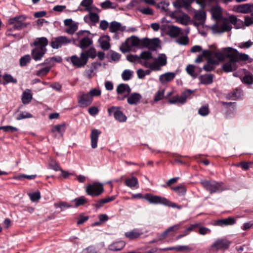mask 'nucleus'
Returning a JSON list of instances; mask_svg holds the SVG:
<instances>
[{
	"label": "nucleus",
	"instance_id": "1",
	"mask_svg": "<svg viewBox=\"0 0 253 253\" xmlns=\"http://www.w3.org/2000/svg\"><path fill=\"white\" fill-rule=\"evenodd\" d=\"M126 59L130 62L139 63L145 68L155 71H160L167 64V57L165 54H159L157 57L153 58L149 51H143L139 56L129 54Z\"/></svg>",
	"mask_w": 253,
	"mask_h": 253
},
{
	"label": "nucleus",
	"instance_id": "2",
	"mask_svg": "<svg viewBox=\"0 0 253 253\" xmlns=\"http://www.w3.org/2000/svg\"><path fill=\"white\" fill-rule=\"evenodd\" d=\"M212 17L216 21V23L211 27L212 33L221 34L229 31L232 28L227 18H223L222 9L219 5L212 6L211 9Z\"/></svg>",
	"mask_w": 253,
	"mask_h": 253
},
{
	"label": "nucleus",
	"instance_id": "3",
	"mask_svg": "<svg viewBox=\"0 0 253 253\" xmlns=\"http://www.w3.org/2000/svg\"><path fill=\"white\" fill-rule=\"evenodd\" d=\"M220 52H222L226 57L230 58V60L222 65V69L224 72H230L237 69L236 62L238 59V51L237 50L231 47H226L222 49Z\"/></svg>",
	"mask_w": 253,
	"mask_h": 253
},
{
	"label": "nucleus",
	"instance_id": "4",
	"mask_svg": "<svg viewBox=\"0 0 253 253\" xmlns=\"http://www.w3.org/2000/svg\"><path fill=\"white\" fill-rule=\"evenodd\" d=\"M72 42L82 49L90 47L93 44L92 36L89 31L81 30L78 32Z\"/></svg>",
	"mask_w": 253,
	"mask_h": 253
},
{
	"label": "nucleus",
	"instance_id": "5",
	"mask_svg": "<svg viewBox=\"0 0 253 253\" xmlns=\"http://www.w3.org/2000/svg\"><path fill=\"white\" fill-rule=\"evenodd\" d=\"M145 198L147 201L152 204H161L171 208H176L178 209H180L182 207L181 206L177 205L166 198L159 196L147 194Z\"/></svg>",
	"mask_w": 253,
	"mask_h": 253
},
{
	"label": "nucleus",
	"instance_id": "6",
	"mask_svg": "<svg viewBox=\"0 0 253 253\" xmlns=\"http://www.w3.org/2000/svg\"><path fill=\"white\" fill-rule=\"evenodd\" d=\"M208 57L207 63L203 67V69L207 72L212 71L219 62L224 60L223 53L219 52L212 51V56Z\"/></svg>",
	"mask_w": 253,
	"mask_h": 253
},
{
	"label": "nucleus",
	"instance_id": "7",
	"mask_svg": "<svg viewBox=\"0 0 253 253\" xmlns=\"http://www.w3.org/2000/svg\"><path fill=\"white\" fill-rule=\"evenodd\" d=\"M133 47H141V40L135 36L127 38L125 42L122 43L120 48L123 52L125 53L131 50Z\"/></svg>",
	"mask_w": 253,
	"mask_h": 253
},
{
	"label": "nucleus",
	"instance_id": "8",
	"mask_svg": "<svg viewBox=\"0 0 253 253\" xmlns=\"http://www.w3.org/2000/svg\"><path fill=\"white\" fill-rule=\"evenodd\" d=\"M201 183L202 186L210 193L220 192L225 189L221 182L203 180L201 181Z\"/></svg>",
	"mask_w": 253,
	"mask_h": 253
},
{
	"label": "nucleus",
	"instance_id": "9",
	"mask_svg": "<svg viewBox=\"0 0 253 253\" xmlns=\"http://www.w3.org/2000/svg\"><path fill=\"white\" fill-rule=\"evenodd\" d=\"M103 190L102 184L98 182H93L88 185L85 188L87 194L92 197L99 196L102 193Z\"/></svg>",
	"mask_w": 253,
	"mask_h": 253
},
{
	"label": "nucleus",
	"instance_id": "10",
	"mask_svg": "<svg viewBox=\"0 0 253 253\" xmlns=\"http://www.w3.org/2000/svg\"><path fill=\"white\" fill-rule=\"evenodd\" d=\"M72 39L66 36H61L54 38L50 42L52 48L58 49L72 42Z\"/></svg>",
	"mask_w": 253,
	"mask_h": 253
},
{
	"label": "nucleus",
	"instance_id": "11",
	"mask_svg": "<svg viewBox=\"0 0 253 253\" xmlns=\"http://www.w3.org/2000/svg\"><path fill=\"white\" fill-rule=\"evenodd\" d=\"M66 60L72 64L74 66L77 68H82L84 67L87 63L86 57L84 56V53L82 52L80 56L74 55L71 57L66 58Z\"/></svg>",
	"mask_w": 253,
	"mask_h": 253
},
{
	"label": "nucleus",
	"instance_id": "12",
	"mask_svg": "<svg viewBox=\"0 0 253 253\" xmlns=\"http://www.w3.org/2000/svg\"><path fill=\"white\" fill-rule=\"evenodd\" d=\"M109 116L113 115L114 118L120 123L126 122L127 120L126 116L123 113L121 108L119 107L112 106L107 109Z\"/></svg>",
	"mask_w": 253,
	"mask_h": 253
},
{
	"label": "nucleus",
	"instance_id": "13",
	"mask_svg": "<svg viewBox=\"0 0 253 253\" xmlns=\"http://www.w3.org/2000/svg\"><path fill=\"white\" fill-rule=\"evenodd\" d=\"M141 47H147L152 51L156 50L160 46V40L158 38H144L141 40Z\"/></svg>",
	"mask_w": 253,
	"mask_h": 253
},
{
	"label": "nucleus",
	"instance_id": "14",
	"mask_svg": "<svg viewBox=\"0 0 253 253\" xmlns=\"http://www.w3.org/2000/svg\"><path fill=\"white\" fill-rule=\"evenodd\" d=\"M26 19V17L24 15H19L12 18H10L8 20V24L13 25V28L15 30L21 29L26 25L23 23Z\"/></svg>",
	"mask_w": 253,
	"mask_h": 253
},
{
	"label": "nucleus",
	"instance_id": "15",
	"mask_svg": "<svg viewBox=\"0 0 253 253\" xmlns=\"http://www.w3.org/2000/svg\"><path fill=\"white\" fill-rule=\"evenodd\" d=\"M161 29L166 30L167 34L171 38L178 37L181 33V29L179 28L171 25H162Z\"/></svg>",
	"mask_w": 253,
	"mask_h": 253
},
{
	"label": "nucleus",
	"instance_id": "16",
	"mask_svg": "<svg viewBox=\"0 0 253 253\" xmlns=\"http://www.w3.org/2000/svg\"><path fill=\"white\" fill-rule=\"evenodd\" d=\"M230 244V242L225 239H218L211 245V248L215 251L226 249Z\"/></svg>",
	"mask_w": 253,
	"mask_h": 253
},
{
	"label": "nucleus",
	"instance_id": "17",
	"mask_svg": "<svg viewBox=\"0 0 253 253\" xmlns=\"http://www.w3.org/2000/svg\"><path fill=\"white\" fill-rule=\"evenodd\" d=\"M64 25L67 27L65 32L69 35H73L78 28V24L74 22L72 19H66L64 21Z\"/></svg>",
	"mask_w": 253,
	"mask_h": 253
},
{
	"label": "nucleus",
	"instance_id": "18",
	"mask_svg": "<svg viewBox=\"0 0 253 253\" xmlns=\"http://www.w3.org/2000/svg\"><path fill=\"white\" fill-rule=\"evenodd\" d=\"M93 101L89 92L83 93L78 98V103L82 107L87 106L90 105Z\"/></svg>",
	"mask_w": 253,
	"mask_h": 253
},
{
	"label": "nucleus",
	"instance_id": "19",
	"mask_svg": "<svg viewBox=\"0 0 253 253\" xmlns=\"http://www.w3.org/2000/svg\"><path fill=\"white\" fill-rule=\"evenodd\" d=\"M101 133V131L97 129L94 128L91 130L90 137L92 148L95 149L97 147L98 138Z\"/></svg>",
	"mask_w": 253,
	"mask_h": 253
},
{
	"label": "nucleus",
	"instance_id": "20",
	"mask_svg": "<svg viewBox=\"0 0 253 253\" xmlns=\"http://www.w3.org/2000/svg\"><path fill=\"white\" fill-rule=\"evenodd\" d=\"M46 51V49H42L39 47H35L31 51L32 57L36 61L41 60Z\"/></svg>",
	"mask_w": 253,
	"mask_h": 253
},
{
	"label": "nucleus",
	"instance_id": "21",
	"mask_svg": "<svg viewBox=\"0 0 253 253\" xmlns=\"http://www.w3.org/2000/svg\"><path fill=\"white\" fill-rule=\"evenodd\" d=\"M176 76L174 72H167L159 76V81L163 84H165L172 81Z\"/></svg>",
	"mask_w": 253,
	"mask_h": 253
},
{
	"label": "nucleus",
	"instance_id": "22",
	"mask_svg": "<svg viewBox=\"0 0 253 253\" xmlns=\"http://www.w3.org/2000/svg\"><path fill=\"white\" fill-rule=\"evenodd\" d=\"M130 92V88L128 85L125 84H119L117 88V92L118 94H122L124 97L122 98L118 97L119 99H123L124 97H126Z\"/></svg>",
	"mask_w": 253,
	"mask_h": 253
},
{
	"label": "nucleus",
	"instance_id": "23",
	"mask_svg": "<svg viewBox=\"0 0 253 253\" xmlns=\"http://www.w3.org/2000/svg\"><path fill=\"white\" fill-rule=\"evenodd\" d=\"M236 10L242 13H248L253 12V3H246L236 6Z\"/></svg>",
	"mask_w": 253,
	"mask_h": 253
},
{
	"label": "nucleus",
	"instance_id": "24",
	"mask_svg": "<svg viewBox=\"0 0 253 253\" xmlns=\"http://www.w3.org/2000/svg\"><path fill=\"white\" fill-rule=\"evenodd\" d=\"M194 19L198 21L195 22L197 25L203 24L205 22L206 18V12L204 10H195L194 11Z\"/></svg>",
	"mask_w": 253,
	"mask_h": 253
},
{
	"label": "nucleus",
	"instance_id": "25",
	"mask_svg": "<svg viewBox=\"0 0 253 253\" xmlns=\"http://www.w3.org/2000/svg\"><path fill=\"white\" fill-rule=\"evenodd\" d=\"M109 29L110 32L112 33H115L117 32H125L126 30V26L122 25L121 23L119 22L116 21H112L110 24Z\"/></svg>",
	"mask_w": 253,
	"mask_h": 253
},
{
	"label": "nucleus",
	"instance_id": "26",
	"mask_svg": "<svg viewBox=\"0 0 253 253\" xmlns=\"http://www.w3.org/2000/svg\"><path fill=\"white\" fill-rule=\"evenodd\" d=\"M230 24H233L236 29H240L244 27V22L238 19L235 16L231 15L227 18Z\"/></svg>",
	"mask_w": 253,
	"mask_h": 253
},
{
	"label": "nucleus",
	"instance_id": "27",
	"mask_svg": "<svg viewBox=\"0 0 253 253\" xmlns=\"http://www.w3.org/2000/svg\"><path fill=\"white\" fill-rule=\"evenodd\" d=\"M110 37L107 35L101 36L98 40L101 47L104 50H108L110 47Z\"/></svg>",
	"mask_w": 253,
	"mask_h": 253
},
{
	"label": "nucleus",
	"instance_id": "28",
	"mask_svg": "<svg viewBox=\"0 0 253 253\" xmlns=\"http://www.w3.org/2000/svg\"><path fill=\"white\" fill-rule=\"evenodd\" d=\"M48 42L47 39L45 37H41L36 38L33 44L36 47H39L42 49H46V46L48 44Z\"/></svg>",
	"mask_w": 253,
	"mask_h": 253
},
{
	"label": "nucleus",
	"instance_id": "29",
	"mask_svg": "<svg viewBox=\"0 0 253 253\" xmlns=\"http://www.w3.org/2000/svg\"><path fill=\"white\" fill-rule=\"evenodd\" d=\"M126 245V243L123 241H119L112 243L109 247V250L112 251H119L122 250Z\"/></svg>",
	"mask_w": 253,
	"mask_h": 253
},
{
	"label": "nucleus",
	"instance_id": "30",
	"mask_svg": "<svg viewBox=\"0 0 253 253\" xmlns=\"http://www.w3.org/2000/svg\"><path fill=\"white\" fill-rule=\"evenodd\" d=\"M88 15H85L84 17V20L86 23H89L90 21L93 23H97L99 21V16L97 14L93 13L92 11H88Z\"/></svg>",
	"mask_w": 253,
	"mask_h": 253
},
{
	"label": "nucleus",
	"instance_id": "31",
	"mask_svg": "<svg viewBox=\"0 0 253 253\" xmlns=\"http://www.w3.org/2000/svg\"><path fill=\"white\" fill-rule=\"evenodd\" d=\"M141 96L138 93H133L127 97V102L130 105L136 104L139 102Z\"/></svg>",
	"mask_w": 253,
	"mask_h": 253
},
{
	"label": "nucleus",
	"instance_id": "32",
	"mask_svg": "<svg viewBox=\"0 0 253 253\" xmlns=\"http://www.w3.org/2000/svg\"><path fill=\"white\" fill-rule=\"evenodd\" d=\"M213 75L212 74H205L200 76V83L204 84H209L213 82Z\"/></svg>",
	"mask_w": 253,
	"mask_h": 253
},
{
	"label": "nucleus",
	"instance_id": "33",
	"mask_svg": "<svg viewBox=\"0 0 253 253\" xmlns=\"http://www.w3.org/2000/svg\"><path fill=\"white\" fill-rule=\"evenodd\" d=\"M239 72L245 74V76L242 80L243 83L249 84H251L253 83V76L252 74L244 70L239 71Z\"/></svg>",
	"mask_w": 253,
	"mask_h": 253
},
{
	"label": "nucleus",
	"instance_id": "34",
	"mask_svg": "<svg viewBox=\"0 0 253 253\" xmlns=\"http://www.w3.org/2000/svg\"><path fill=\"white\" fill-rule=\"evenodd\" d=\"M142 233L138 229H134L132 230L127 232L125 233V236L130 239H134L138 238Z\"/></svg>",
	"mask_w": 253,
	"mask_h": 253
},
{
	"label": "nucleus",
	"instance_id": "35",
	"mask_svg": "<svg viewBox=\"0 0 253 253\" xmlns=\"http://www.w3.org/2000/svg\"><path fill=\"white\" fill-rule=\"evenodd\" d=\"M212 56V51L210 50H204L202 53L199 55L197 58L195 59V62L199 63L203 61L204 57H208Z\"/></svg>",
	"mask_w": 253,
	"mask_h": 253
},
{
	"label": "nucleus",
	"instance_id": "36",
	"mask_svg": "<svg viewBox=\"0 0 253 253\" xmlns=\"http://www.w3.org/2000/svg\"><path fill=\"white\" fill-rule=\"evenodd\" d=\"M32 99V94L30 89H27L23 92L22 102L24 104L29 103Z\"/></svg>",
	"mask_w": 253,
	"mask_h": 253
},
{
	"label": "nucleus",
	"instance_id": "37",
	"mask_svg": "<svg viewBox=\"0 0 253 253\" xmlns=\"http://www.w3.org/2000/svg\"><path fill=\"white\" fill-rule=\"evenodd\" d=\"M87 50L82 51L84 56L86 57V60L87 61L89 57L93 59L96 57V52L95 48L91 47V46Z\"/></svg>",
	"mask_w": 253,
	"mask_h": 253
},
{
	"label": "nucleus",
	"instance_id": "38",
	"mask_svg": "<svg viewBox=\"0 0 253 253\" xmlns=\"http://www.w3.org/2000/svg\"><path fill=\"white\" fill-rule=\"evenodd\" d=\"M138 183L137 179L134 176L127 178L125 180L126 185L131 188L136 187L138 185Z\"/></svg>",
	"mask_w": 253,
	"mask_h": 253
},
{
	"label": "nucleus",
	"instance_id": "39",
	"mask_svg": "<svg viewBox=\"0 0 253 253\" xmlns=\"http://www.w3.org/2000/svg\"><path fill=\"white\" fill-rule=\"evenodd\" d=\"M92 3L93 0H83L80 5L84 7L86 11H90L93 10Z\"/></svg>",
	"mask_w": 253,
	"mask_h": 253
},
{
	"label": "nucleus",
	"instance_id": "40",
	"mask_svg": "<svg viewBox=\"0 0 253 253\" xmlns=\"http://www.w3.org/2000/svg\"><path fill=\"white\" fill-rule=\"evenodd\" d=\"M192 91L191 90H187L184 91L180 96H179V103L180 104H184L186 99L191 95L192 93Z\"/></svg>",
	"mask_w": 253,
	"mask_h": 253
},
{
	"label": "nucleus",
	"instance_id": "41",
	"mask_svg": "<svg viewBox=\"0 0 253 253\" xmlns=\"http://www.w3.org/2000/svg\"><path fill=\"white\" fill-rule=\"evenodd\" d=\"M180 225L179 224H175L173 226H170L162 234L161 239L165 238L169 233L172 231H175L180 228Z\"/></svg>",
	"mask_w": 253,
	"mask_h": 253
},
{
	"label": "nucleus",
	"instance_id": "42",
	"mask_svg": "<svg viewBox=\"0 0 253 253\" xmlns=\"http://www.w3.org/2000/svg\"><path fill=\"white\" fill-rule=\"evenodd\" d=\"M176 21L183 25H187L190 21V18L188 15L185 14L177 16Z\"/></svg>",
	"mask_w": 253,
	"mask_h": 253
},
{
	"label": "nucleus",
	"instance_id": "43",
	"mask_svg": "<svg viewBox=\"0 0 253 253\" xmlns=\"http://www.w3.org/2000/svg\"><path fill=\"white\" fill-rule=\"evenodd\" d=\"M133 72L129 69L125 70L122 74V78L124 81H128L132 77Z\"/></svg>",
	"mask_w": 253,
	"mask_h": 253
},
{
	"label": "nucleus",
	"instance_id": "44",
	"mask_svg": "<svg viewBox=\"0 0 253 253\" xmlns=\"http://www.w3.org/2000/svg\"><path fill=\"white\" fill-rule=\"evenodd\" d=\"M101 7L103 9L115 8L117 5L110 0H106L100 4Z\"/></svg>",
	"mask_w": 253,
	"mask_h": 253
},
{
	"label": "nucleus",
	"instance_id": "45",
	"mask_svg": "<svg viewBox=\"0 0 253 253\" xmlns=\"http://www.w3.org/2000/svg\"><path fill=\"white\" fill-rule=\"evenodd\" d=\"M31 60V58L30 55H25L20 58L19 61L20 65L21 67L25 66L30 62Z\"/></svg>",
	"mask_w": 253,
	"mask_h": 253
},
{
	"label": "nucleus",
	"instance_id": "46",
	"mask_svg": "<svg viewBox=\"0 0 253 253\" xmlns=\"http://www.w3.org/2000/svg\"><path fill=\"white\" fill-rule=\"evenodd\" d=\"M65 130V124H60L55 126L52 129V132L57 131L61 135H62Z\"/></svg>",
	"mask_w": 253,
	"mask_h": 253
},
{
	"label": "nucleus",
	"instance_id": "47",
	"mask_svg": "<svg viewBox=\"0 0 253 253\" xmlns=\"http://www.w3.org/2000/svg\"><path fill=\"white\" fill-rule=\"evenodd\" d=\"M33 116L31 113L26 111H23L21 112L19 114L17 115L16 117V119L17 120H21L27 118H31Z\"/></svg>",
	"mask_w": 253,
	"mask_h": 253
},
{
	"label": "nucleus",
	"instance_id": "48",
	"mask_svg": "<svg viewBox=\"0 0 253 253\" xmlns=\"http://www.w3.org/2000/svg\"><path fill=\"white\" fill-rule=\"evenodd\" d=\"M176 42L179 44L185 45L188 43L189 39L187 36H181L176 40Z\"/></svg>",
	"mask_w": 253,
	"mask_h": 253
},
{
	"label": "nucleus",
	"instance_id": "49",
	"mask_svg": "<svg viewBox=\"0 0 253 253\" xmlns=\"http://www.w3.org/2000/svg\"><path fill=\"white\" fill-rule=\"evenodd\" d=\"M171 189L180 195H184L186 192V188L182 185L176 187H172Z\"/></svg>",
	"mask_w": 253,
	"mask_h": 253
},
{
	"label": "nucleus",
	"instance_id": "50",
	"mask_svg": "<svg viewBox=\"0 0 253 253\" xmlns=\"http://www.w3.org/2000/svg\"><path fill=\"white\" fill-rule=\"evenodd\" d=\"M28 196L32 202L38 201L41 198V194L39 191L29 193H28Z\"/></svg>",
	"mask_w": 253,
	"mask_h": 253
},
{
	"label": "nucleus",
	"instance_id": "51",
	"mask_svg": "<svg viewBox=\"0 0 253 253\" xmlns=\"http://www.w3.org/2000/svg\"><path fill=\"white\" fill-rule=\"evenodd\" d=\"M88 92L92 98L94 97H98L101 94V91L98 87L92 88Z\"/></svg>",
	"mask_w": 253,
	"mask_h": 253
},
{
	"label": "nucleus",
	"instance_id": "52",
	"mask_svg": "<svg viewBox=\"0 0 253 253\" xmlns=\"http://www.w3.org/2000/svg\"><path fill=\"white\" fill-rule=\"evenodd\" d=\"M186 71L188 74L193 78H196L198 76V73L195 72V66L192 65H189L186 67Z\"/></svg>",
	"mask_w": 253,
	"mask_h": 253
},
{
	"label": "nucleus",
	"instance_id": "53",
	"mask_svg": "<svg viewBox=\"0 0 253 253\" xmlns=\"http://www.w3.org/2000/svg\"><path fill=\"white\" fill-rule=\"evenodd\" d=\"M73 201L75 202L76 207H78L86 203L87 202V199L84 196H81L79 198H76Z\"/></svg>",
	"mask_w": 253,
	"mask_h": 253
},
{
	"label": "nucleus",
	"instance_id": "54",
	"mask_svg": "<svg viewBox=\"0 0 253 253\" xmlns=\"http://www.w3.org/2000/svg\"><path fill=\"white\" fill-rule=\"evenodd\" d=\"M50 67H45L37 71L36 75L38 76H43L46 75L50 71Z\"/></svg>",
	"mask_w": 253,
	"mask_h": 253
},
{
	"label": "nucleus",
	"instance_id": "55",
	"mask_svg": "<svg viewBox=\"0 0 253 253\" xmlns=\"http://www.w3.org/2000/svg\"><path fill=\"white\" fill-rule=\"evenodd\" d=\"M199 114L202 116H206L209 114V109L208 106L201 107L198 111Z\"/></svg>",
	"mask_w": 253,
	"mask_h": 253
},
{
	"label": "nucleus",
	"instance_id": "56",
	"mask_svg": "<svg viewBox=\"0 0 253 253\" xmlns=\"http://www.w3.org/2000/svg\"><path fill=\"white\" fill-rule=\"evenodd\" d=\"M95 75V73L93 68L86 70L84 72V76L87 79H91Z\"/></svg>",
	"mask_w": 253,
	"mask_h": 253
},
{
	"label": "nucleus",
	"instance_id": "57",
	"mask_svg": "<svg viewBox=\"0 0 253 253\" xmlns=\"http://www.w3.org/2000/svg\"><path fill=\"white\" fill-rule=\"evenodd\" d=\"M49 165L51 169L55 171L60 170L61 169L56 162L53 159L50 160Z\"/></svg>",
	"mask_w": 253,
	"mask_h": 253
},
{
	"label": "nucleus",
	"instance_id": "58",
	"mask_svg": "<svg viewBox=\"0 0 253 253\" xmlns=\"http://www.w3.org/2000/svg\"><path fill=\"white\" fill-rule=\"evenodd\" d=\"M242 95V91L240 89H236L232 93V97L234 100L239 99Z\"/></svg>",
	"mask_w": 253,
	"mask_h": 253
},
{
	"label": "nucleus",
	"instance_id": "59",
	"mask_svg": "<svg viewBox=\"0 0 253 253\" xmlns=\"http://www.w3.org/2000/svg\"><path fill=\"white\" fill-rule=\"evenodd\" d=\"M169 4V2L164 1H161V2L159 3L158 4V6L159 8L165 11H166L168 10V6Z\"/></svg>",
	"mask_w": 253,
	"mask_h": 253
},
{
	"label": "nucleus",
	"instance_id": "60",
	"mask_svg": "<svg viewBox=\"0 0 253 253\" xmlns=\"http://www.w3.org/2000/svg\"><path fill=\"white\" fill-rule=\"evenodd\" d=\"M0 129L3 130L4 131L10 132L16 131L18 130L16 127L10 126H2L0 127Z\"/></svg>",
	"mask_w": 253,
	"mask_h": 253
},
{
	"label": "nucleus",
	"instance_id": "61",
	"mask_svg": "<svg viewBox=\"0 0 253 253\" xmlns=\"http://www.w3.org/2000/svg\"><path fill=\"white\" fill-rule=\"evenodd\" d=\"M3 80L7 83H16L17 82V80L16 79L13 78L12 76L10 75L6 74L4 75L3 77Z\"/></svg>",
	"mask_w": 253,
	"mask_h": 253
},
{
	"label": "nucleus",
	"instance_id": "62",
	"mask_svg": "<svg viewBox=\"0 0 253 253\" xmlns=\"http://www.w3.org/2000/svg\"><path fill=\"white\" fill-rule=\"evenodd\" d=\"M54 63L53 62V60L51 58H48L45 59L44 62L41 64L38 65V66L40 65H46V67H50V69L51 68V67L54 66Z\"/></svg>",
	"mask_w": 253,
	"mask_h": 253
},
{
	"label": "nucleus",
	"instance_id": "63",
	"mask_svg": "<svg viewBox=\"0 0 253 253\" xmlns=\"http://www.w3.org/2000/svg\"><path fill=\"white\" fill-rule=\"evenodd\" d=\"M164 96V90H159L155 95L154 100L158 101L163 99Z\"/></svg>",
	"mask_w": 253,
	"mask_h": 253
},
{
	"label": "nucleus",
	"instance_id": "64",
	"mask_svg": "<svg viewBox=\"0 0 253 253\" xmlns=\"http://www.w3.org/2000/svg\"><path fill=\"white\" fill-rule=\"evenodd\" d=\"M244 25L246 26H249L253 24V14H252V16H246L245 17Z\"/></svg>",
	"mask_w": 253,
	"mask_h": 253
}]
</instances>
